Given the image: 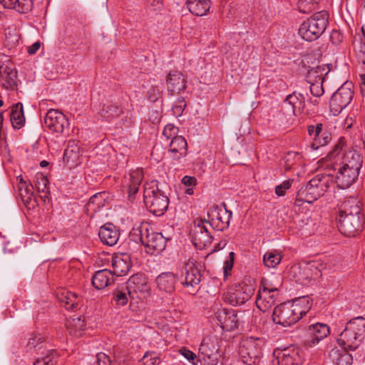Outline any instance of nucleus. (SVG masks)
I'll return each mask as SVG.
<instances>
[{
    "mask_svg": "<svg viewBox=\"0 0 365 365\" xmlns=\"http://www.w3.org/2000/svg\"><path fill=\"white\" fill-rule=\"evenodd\" d=\"M311 305L308 297H300L292 303L282 304L274 308L272 320L284 327H289L300 319L310 309Z\"/></svg>",
    "mask_w": 365,
    "mask_h": 365,
    "instance_id": "nucleus-1",
    "label": "nucleus"
},
{
    "mask_svg": "<svg viewBox=\"0 0 365 365\" xmlns=\"http://www.w3.org/2000/svg\"><path fill=\"white\" fill-rule=\"evenodd\" d=\"M345 143L340 138L334 149L325 158L326 168L336 170V166L359 171L362 166V158L354 150L344 151Z\"/></svg>",
    "mask_w": 365,
    "mask_h": 365,
    "instance_id": "nucleus-2",
    "label": "nucleus"
},
{
    "mask_svg": "<svg viewBox=\"0 0 365 365\" xmlns=\"http://www.w3.org/2000/svg\"><path fill=\"white\" fill-rule=\"evenodd\" d=\"M365 338V318L358 317L349 320L339 334L337 342L344 349L355 350Z\"/></svg>",
    "mask_w": 365,
    "mask_h": 365,
    "instance_id": "nucleus-3",
    "label": "nucleus"
},
{
    "mask_svg": "<svg viewBox=\"0 0 365 365\" xmlns=\"http://www.w3.org/2000/svg\"><path fill=\"white\" fill-rule=\"evenodd\" d=\"M329 23V14L321 11L303 21L299 29V36L307 41L319 38L324 32Z\"/></svg>",
    "mask_w": 365,
    "mask_h": 365,
    "instance_id": "nucleus-4",
    "label": "nucleus"
},
{
    "mask_svg": "<svg viewBox=\"0 0 365 365\" xmlns=\"http://www.w3.org/2000/svg\"><path fill=\"white\" fill-rule=\"evenodd\" d=\"M143 200L150 212L158 216L163 215L168 207V197L159 189L157 182L145 185Z\"/></svg>",
    "mask_w": 365,
    "mask_h": 365,
    "instance_id": "nucleus-5",
    "label": "nucleus"
},
{
    "mask_svg": "<svg viewBox=\"0 0 365 365\" xmlns=\"http://www.w3.org/2000/svg\"><path fill=\"white\" fill-rule=\"evenodd\" d=\"M133 231L134 234L136 232L139 233L142 244L151 255L159 254L165 250L166 239L162 233L155 232L150 225L143 224Z\"/></svg>",
    "mask_w": 365,
    "mask_h": 365,
    "instance_id": "nucleus-6",
    "label": "nucleus"
},
{
    "mask_svg": "<svg viewBox=\"0 0 365 365\" xmlns=\"http://www.w3.org/2000/svg\"><path fill=\"white\" fill-rule=\"evenodd\" d=\"M264 340L259 337H248L242 340L239 347V356L246 365H256L261 357Z\"/></svg>",
    "mask_w": 365,
    "mask_h": 365,
    "instance_id": "nucleus-7",
    "label": "nucleus"
},
{
    "mask_svg": "<svg viewBox=\"0 0 365 365\" xmlns=\"http://www.w3.org/2000/svg\"><path fill=\"white\" fill-rule=\"evenodd\" d=\"M350 82L344 83L330 99V111L334 115L339 114L351 103L354 92Z\"/></svg>",
    "mask_w": 365,
    "mask_h": 365,
    "instance_id": "nucleus-8",
    "label": "nucleus"
},
{
    "mask_svg": "<svg viewBox=\"0 0 365 365\" xmlns=\"http://www.w3.org/2000/svg\"><path fill=\"white\" fill-rule=\"evenodd\" d=\"M254 293L255 288L252 284H239L224 294L223 300L232 306H238L248 301Z\"/></svg>",
    "mask_w": 365,
    "mask_h": 365,
    "instance_id": "nucleus-9",
    "label": "nucleus"
},
{
    "mask_svg": "<svg viewBox=\"0 0 365 365\" xmlns=\"http://www.w3.org/2000/svg\"><path fill=\"white\" fill-rule=\"evenodd\" d=\"M126 284L128 295L132 299H144L150 294V287L143 274L138 273L131 276Z\"/></svg>",
    "mask_w": 365,
    "mask_h": 365,
    "instance_id": "nucleus-10",
    "label": "nucleus"
},
{
    "mask_svg": "<svg viewBox=\"0 0 365 365\" xmlns=\"http://www.w3.org/2000/svg\"><path fill=\"white\" fill-rule=\"evenodd\" d=\"M44 125L53 133L62 134L68 128L67 117L57 109H50L44 117Z\"/></svg>",
    "mask_w": 365,
    "mask_h": 365,
    "instance_id": "nucleus-11",
    "label": "nucleus"
},
{
    "mask_svg": "<svg viewBox=\"0 0 365 365\" xmlns=\"http://www.w3.org/2000/svg\"><path fill=\"white\" fill-rule=\"evenodd\" d=\"M208 217L209 226L217 230L223 231L229 227L232 212L227 210L225 206H213L208 211Z\"/></svg>",
    "mask_w": 365,
    "mask_h": 365,
    "instance_id": "nucleus-12",
    "label": "nucleus"
},
{
    "mask_svg": "<svg viewBox=\"0 0 365 365\" xmlns=\"http://www.w3.org/2000/svg\"><path fill=\"white\" fill-rule=\"evenodd\" d=\"M273 356L277 365H299L302 363L300 350L294 346L277 348L273 351Z\"/></svg>",
    "mask_w": 365,
    "mask_h": 365,
    "instance_id": "nucleus-13",
    "label": "nucleus"
},
{
    "mask_svg": "<svg viewBox=\"0 0 365 365\" xmlns=\"http://www.w3.org/2000/svg\"><path fill=\"white\" fill-rule=\"evenodd\" d=\"M278 294L279 291L277 288H260L255 301L257 307L265 312L274 305Z\"/></svg>",
    "mask_w": 365,
    "mask_h": 365,
    "instance_id": "nucleus-14",
    "label": "nucleus"
},
{
    "mask_svg": "<svg viewBox=\"0 0 365 365\" xmlns=\"http://www.w3.org/2000/svg\"><path fill=\"white\" fill-rule=\"evenodd\" d=\"M338 221L340 232L348 237L354 236L362 227L361 216L338 217Z\"/></svg>",
    "mask_w": 365,
    "mask_h": 365,
    "instance_id": "nucleus-15",
    "label": "nucleus"
},
{
    "mask_svg": "<svg viewBox=\"0 0 365 365\" xmlns=\"http://www.w3.org/2000/svg\"><path fill=\"white\" fill-rule=\"evenodd\" d=\"M305 98L301 93L294 92L289 95L282 104V110L287 115H297L304 108Z\"/></svg>",
    "mask_w": 365,
    "mask_h": 365,
    "instance_id": "nucleus-16",
    "label": "nucleus"
},
{
    "mask_svg": "<svg viewBox=\"0 0 365 365\" xmlns=\"http://www.w3.org/2000/svg\"><path fill=\"white\" fill-rule=\"evenodd\" d=\"M208 222L200 221L195 226L193 244L199 249H204L211 245L212 238L208 230Z\"/></svg>",
    "mask_w": 365,
    "mask_h": 365,
    "instance_id": "nucleus-17",
    "label": "nucleus"
},
{
    "mask_svg": "<svg viewBox=\"0 0 365 365\" xmlns=\"http://www.w3.org/2000/svg\"><path fill=\"white\" fill-rule=\"evenodd\" d=\"M330 332L329 327L324 323H316L309 326L307 329V334L309 339L306 341L307 347H313L319 344V342L325 339Z\"/></svg>",
    "mask_w": 365,
    "mask_h": 365,
    "instance_id": "nucleus-18",
    "label": "nucleus"
},
{
    "mask_svg": "<svg viewBox=\"0 0 365 365\" xmlns=\"http://www.w3.org/2000/svg\"><path fill=\"white\" fill-rule=\"evenodd\" d=\"M178 277L171 272H163L155 278V284L159 292L172 294L175 290Z\"/></svg>",
    "mask_w": 365,
    "mask_h": 365,
    "instance_id": "nucleus-19",
    "label": "nucleus"
},
{
    "mask_svg": "<svg viewBox=\"0 0 365 365\" xmlns=\"http://www.w3.org/2000/svg\"><path fill=\"white\" fill-rule=\"evenodd\" d=\"M216 319L223 330L230 331L238 326L239 319L234 309H222L216 313Z\"/></svg>",
    "mask_w": 365,
    "mask_h": 365,
    "instance_id": "nucleus-20",
    "label": "nucleus"
},
{
    "mask_svg": "<svg viewBox=\"0 0 365 365\" xmlns=\"http://www.w3.org/2000/svg\"><path fill=\"white\" fill-rule=\"evenodd\" d=\"M322 124L319 123L316 125H309L308 127V133L309 135L313 137V143L311 148L317 150L319 147L326 145L331 140V135L327 131L322 130Z\"/></svg>",
    "mask_w": 365,
    "mask_h": 365,
    "instance_id": "nucleus-21",
    "label": "nucleus"
},
{
    "mask_svg": "<svg viewBox=\"0 0 365 365\" xmlns=\"http://www.w3.org/2000/svg\"><path fill=\"white\" fill-rule=\"evenodd\" d=\"M338 172L336 175V182L341 189L349 187L357 180L359 171L336 166Z\"/></svg>",
    "mask_w": 365,
    "mask_h": 365,
    "instance_id": "nucleus-22",
    "label": "nucleus"
},
{
    "mask_svg": "<svg viewBox=\"0 0 365 365\" xmlns=\"http://www.w3.org/2000/svg\"><path fill=\"white\" fill-rule=\"evenodd\" d=\"M143 177V170L137 168L132 170L125 178V184L128 187V197L130 200L135 198V195L138 192Z\"/></svg>",
    "mask_w": 365,
    "mask_h": 365,
    "instance_id": "nucleus-23",
    "label": "nucleus"
},
{
    "mask_svg": "<svg viewBox=\"0 0 365 365\" xmlns=\"http://www.w3.org/2000/svg\"><path fill=\"white\" fill-rule=\"evenodd\" d=\"M199 356L209 365L216 364L220 354L218 349L214 343H209L203 340L199 347Z\"/></svg>",
    "mask_w": 365,
    "mask_h": 365,
    "instance_id": "nucleus-24",
    "label": "nucleus"
},
{
    "mask_svg": "<svg viewBox=\"0 0 365 365\" xmlns=\"http://www.w3.org/2000/svg\"><path fill=\"white\" fill-rule=\"evenodd\" d=\"M168 92L175 95L183 91L186 88V81L184 76L179 71L169 73L167 78Z\"/></svg>",
    "mask_w": 365,
    "mask_h": 365,
    "instance_id": "nucleus-25",
    "label": "nucleus"
},
{
    "mask_svg": "<svg viewBox=\"0 0 365 365\" xmlns=\"http://www.w3.org/2000/svg\"><path fill=\"white\" fill-rule=\"evenodd\" d=\"M315 181H309L304 187H302L298 192L296 202H304L307 203H312L317 200L319 197L322 196L314 186Z\"/></svg>",
    "mask_w": 365,
    "mask_h": 365,
    "instance_id": "nucleus-26",
    "label": "nucleus"
},
{
    "mask_svg": "<svg viewBox=\"0 0 365 365\" xmlns=\"http://www.w3.org/2000/svg\"><path fill=\"white\" fill-rule=\"evenodd\" d=\"M98 236L103 244L113 246L118 241L120 232L113 224H106L100 228Z\"/></svg>",
    "mask_w": 365,
    "mask_h": 365,
    "instance_id": "nucleus-27",
    "label": "nucleus"
},
{
    "mask_svg": "<svg viewBox=\"0 0 365 365\" xmlns=\"http://www.w3.org/2000/svg\"><path fill=\"white\" fill-rule=\"evenodd\" d=\"M81 150L76 140H70L63 154V161L70 168L76 167L80 163Z\"/></svg>",
    "mask_w": 365,
    "mask_h": 365,
    "instance_id": "nucleus-28",
    "label": "nucleus"
},
{
    "mask_svg": "<svg viewBox=\"0 0 365 365\" xmlns=\"http://www.w3.org/2000/svg\"><path fill=\"white\" fill-rule=\"evenodd\" d=\"M185 277L182 283L186 287H195L201 281L200 269L196 267L193 259H189L185 266Z\"/></svg>",
    "mask_w": 365,
    "mask_h": 365,
    "instance_id": "nucleus-29",
    "label": "nucleus"
},
{
    "mask_svg": "<svg viewBox=\"0 0 365 365\" xmlns=\"http://www.w3.org/2000/svg\"><path fill=\"white\" fill-rule=\"evenodd\" d=\"M170 157L173 160H179L187 153V141L182 136L173 138L168 150Z\"/></svg>",
    "mask_w": 365,
    "mask_h": 365,
    "instance_id": "nucleus-30",
    "label": "nucleus"
},
{
    "mask_svg": "<svg viewBox=\"0 0 365 365\" xmlns=\"http://www.w3.org/2000/svg\"><path fill=\"white\" fill-rule=\"evenodd\" d=\"M113 273L116 276L125 275L129 271L131 263L127 255H117L112 258Z\"/></svg>",
    "mask_w": 365,
    "mask_h": 365,
    "instance_id": "nucleus-31",
    "label": "nucleus"
},
{
    "mask_svg": "<svg viewBox=\"0 0 365 365\" xmlns=\"http://www.w3.org/2000/svg\"><path fill=\"white\" fill-rule=\"evenodd\" d=\"M1 4L4 8L14 9L19 14H28L34 6L32 0H3Z\"/></svg>",
    "mask_w": 365,
    "mask_h": 365,
    "instance_id": "nucleus-32",
    "label": "nucleus"
},
{
    "mask_svg": "<svg viewBox=\"0 0 365 365\" xmlns=\"http://www.w3.org/2000/svg\"><path fill=\"white\" fill-rule=\"evenodd\" d=\"M211 0H187V6L189 11L198 16L206 15L211 7Z\"/></svg>",
    "mask_w": 365,
    "mask_h": 365,
    "instance_id": "nucleus-33",
    "label": "nucleus"
},
{
    "mask_svg": "<svg viewBox=\"0 0 365 365\" xmlns=\"http://www.w3.org/2000/svg\"><path fill=\"white\" fill-rule=\"evenodd\" d=\"M112 282V272L107 269L97 271L92 278V284L97 289H103Z\"/></svg>",
    "mask_w": 365,
    "mask_h": 365,
    "instance_id": "nucleus-34",
    "label": "nucleus"
},
{
    "mask_svg": "<svg viewBox=\"0 0 365 365\" xmlns=\"http://www.w3.org/2000/svg\"><path fill=\"white\" fill-rule=\"evenodd\" d=\"M66 327L70 334L80 336L85 327L84 318L77 316L70 317L66 320Z\"/></svg>",
    "mask_w": 365,
    "mask_h": 365,
    "instance_id": "nucleus-35",
    "label": "nucleus"
},
{
    "mask_svg": "<svg viewBox=\"0 0 365 365\" xmlns=\"http://www.w3.org/2000/svg\"><path fill=\"white\" fill-rule=\"evenodd\" d=\"M346 215L361 216V208L355 198H350L341 204L339 217Z\"/></svg>",
    "mask_w": 365,
    "mask_h": 365,
    "instance_id": "nucleus-36",
    "label": "nucleus"
},
{
    "mask_svg": "<svg viewBox=\"0 0 365 365\" xmlns=\"http://www.w3.org/2000/svg\"><path fill=\"white\" fill-rule=\"evenodd\" d=\"M309 267H312L294 265L291 267L290 272L297 283L305 285L312 280V276L309 273V269H310Z\"/></svg>",
    "mask_w": 365,
    "mask_h": 365,
    "instance_id": "nucleus-37",
    "label": "nucleus"
},
{
    "mask_svg": "<svg viewBox=\"0 0 365 365\" xmlns=\"http://www.w3.org/2000/svg\"><path fill=\"white\" fill-rule=\"evenodd\" d=\"M11 123L14 128H21L25 122V118L23 111V105L18 103L12 107L10 113Z\"/></svg>",
    "mask_w": 365,
    "mask_h": 365,
    "instance_id": "nucleus-38",
    "label": "nucleus"
},
{
    "mask_svg": "<svg viewBox=\"0 0 365 365\" xmlns=\"http://www.w3.org/2000/svg\"><path fill=\"white\" fill-rule=\"evenodd\" d=\"M330 356L336 365H351L352 364V356L346 351V349L341 351L337 349H332Z\"/></svg>",
    "mask_w": 365,
    "mask_h": 365,
    "instance_id": "nucleus-39",
    "label": "nucleus"
},
{
    "mask_svg": "<svg viewBox=\"0 0 365 365\" xmlns=\"http://www.w3.org/2000/svg\"><path fill=\"white\" fill-rule=\"evenodd\" d=\"M58 299L67 309H75L78 306L79 297L74 292L64 290L58 294Z\"/></svg>",
    "mask_w": 365,
    "mask_h": 365,
    "instance_id": "nucleus-40",
    "label": "nucleus"
},
{
    "mask_svg": "<svg viewBox=\"0 0 365 365\" xmlns=\"http://www.w3.org/2000/svg\"><path fill=\"white\" fill-rule=\"evenodd\" d=\"M17 180H19V191L22 200L24 203H30L34 197L33 185L24 181L21 175L18 176Z\"/></svg>",
    "mask_w": 365,
    "mask_h": 365,
    "instance_id": "nucleus-41",
    "label": "nucleus"
},
{
    "mask_svg": "<svg viewBox=\"0 0 365 365\" xmlns=\"http://www.w3.org/2000/svg\"><path fill=\"white\" fill-rule=\"evenodd\" d=\"M40 356L36 359L34 365H56V351L53 349H43L38 353Z\"/></svg>",
    "mask_w": 365,
    "mask_h": 365,
    "instance_id": "nucleus-42",
    "label": "nucleus"
},
{
    "mask_svg": "<svg viewBox=\"0 0 365 365\" xmlns=\"http://www.w3.org/2000/svg\"><path fill=\"white\" fill-rule=\"evenodd\" d=\"M122 112L121 108L117 103L107 102L103 105L101 115L108 120L118 116Z\"/></svg>",
    "mask_w": 365,
    "mask_h": 365,
    "instance_id": "nucleus-43",
    "label": "nucleus"
},
{
    "mask_svg": "<svg viewBox=\"0 0 365 365\" xmlns=\"http://www.w3.org/2000/svg\"><path fill=\"white\" fill-rule=\"evenodd\" d=\"M108 196L106 192H98L91 197L88 204L87 209L88 210H93L96 212L101 207H103L106 205V199Z\"/></svg>",
    "mask_w": 365,
    "mask_h": 365,
    "instance_id": "nucleus-44",
    "label": "nucleus"
},
{
    "mask_svg": "<svg viewBox=\"0 0 365 365\" xmlns=\"http://www.w3.org/2000/svg\"><path fill=\"white\" fill-rule=\"evenodd\" d=\"M310 181H315L314 187L323 195L332 183V179L329 175H318Z\"/></svg>",
    "mask_w": 365,
    "mask_h": 365,
    "instance_id": "nucleus-45",
    "label": "nucleus"
},
{
    "mask_svg": "<svg viewBox=\"0 0 365 365\" xmlns=\"http://www.w3.org/2000/svg\"><path fill=\"white\" fill-rule=\"evenodd\" d=\"M282 260L281 252L277 250L267 251L263 256L264 265L269 268L276 267Z\"/></svg>",
    "mask_w": 365,
    "mask_h": 365,
    "instance_id": "nucleus-46",
    "label": "nucleus"
},
{
    "mask_svg": "<svg viewBox=\"0 0 365 365\" xmlns=\"http://www.w3.org/2000/svg\"><path fill=\"white\" fill-rule=\"evenodd\" d=\"M324 68L320 66L312 68L308 71L307 75V80L308 83L317 82L318 80L320 82H324Z\"/></svg>",
    "mask_w": 365,
    "mask_h": 365,
    "instance_id": "nucleus-47",
    "label": "nucleus"
},
{
    "mask_svg": "<svg viewBox=\"0 0 365 365\" xmlns=\"http://www.w3.org/2000/svg\"><path fill=\"white\" fill-rule=\"evenodd\" d=\"M35 187L36 190L40 192L47 193L48 192V180L47 178L41 173H38L35 175Z\"/></svg>",
    "mask_w": 365,
    "mask_h": 365,
    "instance_id": "nucleus-48",
    "label": "nucleus"
},
{
    "mask_svg": "<svg viewBox=\"0 0 365 365\" xmlns=\"http://www.w3.org/2000/svg\"><path fill=\"white\" fill-rule=\"evenodd\" d=\"M319 0H299L298 8L302 13H309L317 8Z\"/></svg>",
    "mask_w": 365,
    "mask_h": 365,
    "instance_id": "nucleus-49",
    "label": "nucleus"
},
{
    "mask_svg": "<svg viewBox=\"0 0 365 365\" xmlns=\"http://www.w3.org/2000/svg\"><path fill=\"white\" fill-rule=\"evenodd\" d=\"M160 359L158 354L147 352L142 359V365H158Z\"/></svg>",
    "mask_w": 365,
    "mask_h": 365,
    "instance_id": "nucleus-50",
    "label": "nucleus"
},
{
    "mask_svg": "<svg viewBox=\"0 0 365 365\" xmlns=\"http://www.w3.org/2000/svg\"><path fill=\"white\" fill-rule=\"evenodd\" d=\"M4 73L6 76L5 80L7 86L11 89H14L16 87L17 73L14 70H5Z\"/></svg>",
    "mask_w": 365,
    "mask_h": 365,
    "instance_id": "nucleus-51",
    "label": "nucleus"
},
{
    "mask_svg": "<svg viewBox=\"0 0 365 365\" xmlns=\"http://www.w3.org/2000/svg\"><path fill=\"white\" fill-rule=\"evenodd\" d=\"M27 347L29 349H36L38 353L45 349L44 344L40 336L30 338L27 344Z\"/></svg>",
    "mask_w": 365,
    "mask_h": 365,
    "instance_id": "nucleus-52",
    "label": "nucleus"
},
{
    "mask_svg": "<svg viewBox=\"0 0 365 365\" xmlns=\"http://www.w3.org/2000/svg\"><path fill=\"white\" fill-rule=\"evenodd\" d=\"M310 84L309 88L312 96L319 98L321 97L324 91L322 86L323 82H320L319 80L317 82L309 83Z\"/></svg>",
    "mask_w": 365,
    "mask_h": 365,
    "instance_id": "nucleus-53",
    "label": "nucleus"
},
{
    "mask_svg": "<svg viewBox=\"0 0 365 365\" xmlns=\"http://www.w3.org/2000/svg\"><path fill=\"white\" fill-rule=\"evenodd\" d=\"M178 128H176L173 124H168L165 126V128L163 129V135L165 138H166L167 140H169V139L172 140L173 138L178 136Z\"/></svg>",
    "mask_w": 365,
    "mask_h": 365,
    "instance_id": "nucleus-54",
    "label": "nucleus"
},
{
    "mask_svg": "<svg viewBox=\"0 0 365 365\" xmlns=\"http://www.w3.org/2000/svg\"><path fill=\"white\" fill-rule=\"evenodd\" d=\"M292 182L293 180H287L283 181L281 184L277 185L275 187L276 195L279 197L284 196L286 193V191L291 187Z\"/></svg>",
    "mask_w": 365,
    "mask_h": 365,
    "instance_id": "nucleus-55",
    "label": "nucleus"
},
{
    "mask_svg": "<svg viewBox=\"0 0 365 365\" xmlns=\"http://www.w3.org/2000/svg\"><path fill=\"white\" fill-rule=\"evenodd\" d=\"M179 353L182 354L192 365H197L198 360L197 359V356L190 350L183 347L179 350Z\"/></svg>",
    "mask_w": 365,
    "mask_h": 365,
    "instance_id": "nucleus-56",
    "label": "nucleus"
},
{
    "mask_svg": "<svg viewBox=\"0 0 365 365\" xmlns=\"http://www.w3.org/2000/svg\"><path fill=\"white\" fill-rule=\"evenodd\" d=\"M113 301L120 306H124L128 302V296L126 292L117 290L113 294Z\"/></svg>",
    "mask_w": 365,
    "mask_h": 365,
    "instance_id": "nucleus-57",
    "label": "nucleus"
},
{
    "mask_svg": "<svg viewBox=\"0 0 365 365\" xmlns=\"http://www.w3.org/2000/svg\"><path fill=\"white\" fill-rule=\"evenodd\" d=\"M186 107V103L184 98H179L175 106L173 107V114L176 117L181 116L184 109Z\"/></svg>",
    "mask_w": 365,
    "mask_h": 365,
    "instance_id": "nucleus-58",
    "label": "nucleus"
},
{
    "mask_svg": "<svg viewBox=\"0 0 365 365\" xmlns=\"http://www.w3.org/2000/svg\"><path fill=\"white\" fill-rule=\"evenodd\" d=\"M234 258H235V253L233 252H230L229 253V259H227L224 262L223 269H224V275L225 277L230 275V272L233 267Z\"/></svg>",
    "mask_w": 365,
    "mask_h": 365,
    "instance_id": "nucleus-59",
    "label": "nucleus"
},
{
    "mask_svg": "<svg viewBox=\"0 0 365 365\" xmlns=\"http://www.w3.org/2000/svg\"><path fill=\"white\" fill-rule=\"evenodd\" d=\"M319 263L316 262H311L304 266H311L312 267H309V273L312 276V279H316L321 276V269L318 267Z\"/></svg>",
    "mask_w": 365,
    "mask_h": 365,
    "instance_id": "nucleus-60",
    "label": "nucleus"
},
{
    "mask_svg": "<svg viewBox=\"0 0 365 365\" xmlns=\"http://www.w3.org/2000/svg\"><path fill=\"white\" fill-rule=\"evenodd\" d=\"M160 90L157 87H152L148 91V96L150 101L155 102L160 96Z\"/></svg>",
    "mask_w": 365,
    "mask_h": 365,
    "instance_id": "nucleus-61",
    "label": "nucleus"
},
{
    "mask_svg": "<svg viewBox=\"0 0 365 365\" xmlns=\"http://www.w3.org/2000/svg\"><path fill=\"white\" fill-rule=\"evenodd\" d=\"M96 358L98 365H110V360L106 354L98 353Z\"/></svg>",
    "mask_w": 365,
    "mask_h": 365,
    "instance_id": "nucleus-62",
    "label": "nucleus"
},
{
    "mask_svg": "<svg viewBox=\"0 0 365 365\" xmlns=\"http://www.w3.org/2000/svg\"><path fill=\"white\" fill-rule=\"evenodd\" d=\"M148 6L153 8V10L160 9L162 7V0H145Z\"/></svg>",
    "mask_w": 365,
    "mask_h": 365,
    "instance_id": "nucleus-63",
    "label": "nucleus"
},
{
    "mask_svg": "<svg viewBox=\"0 0 365 365\" xmlns=\"http://www.w3.org/2000/svg\"><path fill=\"white\" fill-rule=\"evenodd\" d=\"M182 182L187 186H193L195 185L196 179L190 176H185L182 180Z\"/></svg>",
    "mask_w": 365,
    "mask_h": 365,
    "instance_id": "nucleus-64",
    "label": "nucleus"
}]
</instances>
